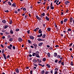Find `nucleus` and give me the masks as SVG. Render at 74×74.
Listing matches in <instances>:
<instances>
[{"instance_id": "obj_1", "label": "nucleus", "mask_w": 74, "mask_h": 74, "mask_svg": "<svg viewBox=\"0 0 74 74\" xmlns=\"http://www.w3.org/2000/svg\"><path fill=\"white\" fill-rule=\"evenodd\" d=\"M36 56L38 58H40V57L39 56V52L37 51L36 52Z\"/></svg>"}, {"instance_id": "obj_2", "label": "nucleus", "mask_w": 74, "mask_h": 74, "mask_svg": "<svg viewBox=\"0 0 74 74\" xmlns=\"http://www.w3.org/2000/svg\"><path fill=\"white\" fill-rule=\"evenodd\" d=\"M3 57H4V58L5 59V60H6L7 58L6 57V56H5V54H3Z\"/></svg>"}, {"instance_id": "obj_3", "label": "nucleus", "mask_w": 74, "mask_h": 74, "mask_svg": "<svg viewBox=\"0 0 74 74\" xmlns=\"http://www.w3.org/2000/svg\"><path fill=\"white\" fill-rule=\"evenodd\" d=\"M33 45H34V46H35V47H34V48L35 49H36L37 47V45L36 44H33Z\"/></svg>"}, {"instance_id": "obj_4", "label": "nucleus", "mask_w": 74, "mask_h": 74, "mask_svg": "<svg viewBox=\"0 0 74 74\" xmlns=\"http://www.w3.org/2000/svg\"><path fill=\"white\" fill-rule=\"evenodd\" d=\"M18 40L19 42H22V39L21 38H19L18 39Z\"/></svg>"}, {"instance_id": "obj_5", "label": "nucleus", "mask_w": 74, "mask_h": 74, "mask_svg": "<svg viewBox=\"0 0 74 74\" xmlns=\"http://www.w3.org/2000/svg\"><path fill=\"white\" fill-rule=\"evenodd\" d=\"M29 38L31 39H32V40H33L34 39V37L32 36H30Z\"/></svg>"}, {"instance_id": "obj_6", "label": "nucleus", "mask_w": 74, "mask_h": 74, "mask_svg": "<svg viewBox=\"0 0 74 74\" xmlns=\"http://www.w3.org/2000/svg\"><path fill=\"white\" fill-rule=\"evenodd\" d=\"M70 2L68 1H65V5H68V3H70Z\"/></svg>"}, {"instance_id": "obj_7", "label": "nucleus", "mask_w": 74, "mask_h": 74, "mask_svg": "<svg viewBox=\"0 0 74 74\" xmlns=\"http://www.w3.org/2000/svg\"><path fill=\"white\" fill-rule=\"evenodd\" d=\"M73 20V18L72 17H71V18H70V23H72V22Z\"/></svg>"}, {"instance_id": "obj_8", "label": "nucleus", "mask_w": 74, "mask_h": 74, "mask_svg": "<svg viewBox=\"0 0 74 74\" xmlns=\"http://www.w3.org/2000/svg\"><path fill=\"white\" fill-rule=\"evenodd\" d=\"M16 6V4L15 3H14L12 5V6H11L12 7H15Z\"/></svg>"}, {"instance_id": "obj_9", "label": "nucleus", "mask_w": 74, "mask_h": 74, "mask_svg": "<svg viewBox=\"0 0 74 74\" xmlns=\"http://www.w3.org/2000/svg\"><path fill=\"white\" fill-rule=\"evenodd\" d=\"M43 44V42H41L39 44H38V46L39 47L41 46Z\"/></svg>"}, {"instance_id": "obj_10", "label": "nucleus", "mask_w": 74, "mask_h": 74, "mask_svg": "<svg viewBox=\"0 0 74 74\" xmlns=\"http://www.w3.org/2000/svg\"><path fill=\"white\" fill-rule=\"evenodd\" d=\"M16 71L17 73H19V69L18 68H17L16 70Z\"/></svg>"}, {"instance_id": "obj_11", "label": "nucleus", "mask_w": 74, "mask_h": 74, "mask_svg": "<svg viewBox=\"0 0 74 74\" xmlns=\"http://www.w3.org/2000/svg\"><path fill=\"white\" fill-rule=\"evenodd\" d=\"M45 18L46 20L47 21H49V18H48L47 16H46L45 17Z\"/></svg>"}, {"instance_id": "obj_12", "label": "nucleus", "mask_w": 74, "mask_h": 74, "mask_svg": "<svg viewBox=\"0 0 74 74\" xmlns=\"http://www.w3.org/2000/svg\"><path fill=\"white\" fill-rule=\"evenodd\" d=\"M57 56V53H54V57H56Z\"/></svg>"}, {"instance_id": "obj_13", "label": "nucleus", "mask_w": 74, "mask_h": 74, "mask_svg": "<svg viewBox=\"0 0 74 74\" xmlns=\"http://www.w3.org/2000/svg\"><path fill=\"white\" fill-rule=\"evenodd\" d=\"M46 66H47V67H48V68H51V66H50V65L49 64H46Z\"/></svg>"}, {"instance_id": "obj_14", "label": "nucleus", "mask_w": 74, "mask_h": 74, "mask_svg": "<svg viewBox=\"0 0 74 74\" xmlns=\"http://www.w3.org/2000/svg\"><path fill=\"white\" fill-rule=\"evenodd\" d=\"M41 29H40L39 30L38 32L39 34H41L42 32V31H41Z\"/></svg>"}, {"instance_id": "obj_15", "label": "nucleus", "mask_w": 74, "mask_h": 74, "mask_svg": "<svg viewBox=\"0 0 74 74\" xmlns=\"http://www.w3.org/2000/svg\"><path fill=\"white\" fill-rule=\"evenodd\" d=\"M47 56H48V57H50V53H47Z\"/></svg>"}, {"instance_id": "obj_16", "label": "nucleus", "mask_w": 74, "mask_h": 74, "mask_svg": "<svg viewBox=\"0 0 74 74\" xmlns=\"http://www.w3.org/2000/svg\"><path fill=\"white\" fill-rule=\"evenodd\" d=\"M50 9L53 10L54 9V7L53 6H50Z\"/></svg>"}, {"instance_id": "obj_17", "label": "nucleus", "mask_w": 74, "mask_h": 74, "mask_svg": "<svg viewBox=\"0 0 74 74\" xmlns=\"http://www.w3.org/2000/svg\"><path fill=\"white\" fill-rule=\"evenodd\" d=\"M47 31H48L49 32L51 30V28L49 27L47 28Z\"/></svg>"}, {"instance_id": "obj_18", "label": "nucleus", "mask_w": 74, "mask_h": 74, "mask_svg": "<svg viewBox=\"0 0 74 74\" xmlns=\"http://www.w3.org/2000/svg\"><path fill=\"white\" fill-rule=\"evenodd\" d=\"M61 57V56L59 55H57V58H60Z\"/></svg>"}, {"instance_id": "obj_19", "label": "nucleus", "mask_w": 74, "mask_h": 74, "mask_svg": "<svg viewBox=\"0 0 74 74\" xmlns=\"http://www.w3.org/2000/svg\"><path fill=\"white\" fill-rule=\"evenodd\" d=\"M68 20V19L67 18H65V19H64V23L66 22Z\"/></svg>"}, {"instance_id": "obj_20", "label": "nucleus", "mask_w": 74, "mask_h": 74, "mask_svg": "<svg viewBox=\"0 0 74 74\" xmlns=\"http://www.w3.org/2000/svg\"><path fill=\"white\" fill-rule=\"evenodd\" d=\"M33 62H37V61L36 60L34 59L33 60Z\"/></svg>"}, {"instance_id": "obj_21", "label": "nucleus", "mask_w": 74, "mask_h": 74, "mask_svg": "<svg viewBox=\"0 0 74 74\" xmlns=\"http://www.w3.org/2000/svg\"><path fill=\"white\" fill-rule=\"evenodd\" d=\"M46 37V35L45 34H43V36H42V37L43 38H45Z\"/></svg>"}, {"instance_id": "obj_22", "label": "nucleus", "mask_w": 74, "mask_h": 74, "mask_svg": "<svg viewBox=\"0 0 74 74\" xmlns=\"http://www.w3.org/2000/svg\"><path fill=\"white\" fill-rule=\"evenodd\" d=\"M2 22L3 23H6V21L5 20H3L2 21Z\"/></svg>"}, {"instance_id": "obj_23", "label": "nucleus", "mask_w": 74, "mask_h": 74, "mask_svg": "<svg viewBox=\"0 0 74 74\" xmlns=\"http://www.w3.org/2000/svg\"><path fill=\"white\" fill-rule=\"evenodd\" d=\"M12 40H13V38H10V39H9V41L10 42H11Z\"/></svg>"}, {"instance_id": "obj_24", "label": "nucleus", "mask_w": 74, "mask_h": 74, "mask_svg": "<svg viewBox=\"0 0 74 74\" xmlns=\"http://www.w3.org/2000/svg\"><path fill=\"white\" fill-rule=\"evenodd\" d=\"M4 51H4V49H2V53L3 54H4L3 53H4Z\"/></svg>"}, {"instance_id": "obj_25", "label": "nucleus", "mask_w": 74, "mask_h": 74, "mask_svg": "<svg viewBox=\"0 0 74 74\" xmlns=\"http://www.w3.org/2000/svg\"><path fill=\"white\" fill-rule=\"evenodd\" d=\"M8 3L9 4V5H12V4L10 2V1H9L8 2Z\"/></svg>"}, {"instance_id": "obj_26", "label": "nucleus", "mask_w": 74, "mask_h": 74, "mask_svg": "<svg viewBox=\"0 0 74 74\" xmlns=\"http://www.w3.org/2000/svg\"><path fill=\"white\" fill-rule=\"evenodd\" d=\"M10 32L11 34H13L14 33L13 31L12 30H10Z\"/></svg>"}, {"instance_id": "obj_27", "label": "nucleus", "mask_w": 74, "mask_h": 74, "mask_svg": "<svg viewBox=\"0 0 74 74\" xmlns=\"http://www.w3.org/2000/svg\"><path fill=\"white\" fill-rule=\"evenodd\" d=\"M73 44V43H70L69 45V47H71L72 46Z\"/></svg>"}, {"instance_id": "obj_28", "label": "nucleus", "mask_w": 74, "mask_h": 74, "mask_svg": "<svg viewBox=\"0 0 74 74\" xmlns=\"http://www.w3.org/2000/svg\"><path fill=\"white\" fill-rule=\"evenodd\" d=\"M12 21L11 20L10 21V22L9 23L10 24H11L12 23Z\"/></svg>"}, {"instance_id": "obj_29", "label": "nucleus", "mask_w": 74, "mask_h": 74, "mask_svg": "<svg viewBox=\"0 0 74 74\" xmlns=\"http://www.w3.org/2000/svg\"><path fill=\"white\" fill-rule=\"evenodd\" d=\"M33 53V54H32L33 56H36V53Z\"/></svg>"}, {"instance_id": "obj_30", "label": "nucleus", "mask_w": 74, "mask_h": 74, "mask_svg": "<svg viewBox=\"0 0 74 74\" xmlns=\"http://www.w3.org/2000/svg\"><path fill=\"white\" fill-rule=\"evenodd\" d=\"M27 41L29 43H31V41L29 40H28Z\"/></svg>"}, {"instance_id": "obj_31", "label": "nucleus", "mask_w": 74, "mask_h": 74, "mask_svg": "<svg viewBox=\"0 0 74 74\" xmlns=\"http://www.w3.org/2000/svg\"><path fill=\"white\" fill-rule=\"evenodd\" d=\"M8 25H6L5 26L4 28L5 29H6L8 28Z\"/></svg>"}, {"instance_id": "obj_32", "label": "nucleus", "mask_w": 74, "mask_h": 74, "mask_svg": "<svg viewBox=\"0 0 74 74\" xmlns=\"http://www.w3.org/2000/svg\"><path fill=\"white\" fill-rule=\"evenodd\" d=\"M15 31H16V32H18V31H19V29L18 28V29H16Z\"/></svg>"}, {"instance_id": "obj_33", "label": "nucleus", "mask_w": 74, "mask_h": 74, "mask_svg": "<svg viewBox=\"0 0 74 74\" xmlns=\"http://www.w3.org/2000/svg\"><path fill=\"white\" fill-rule=\"evenodd\" d=\"M8 48L9 49H12V48H11V47H10L9 46H8Z\"/></svg>"}, {"instance_id": "obj_34", "label": "nucleus", "mask_w": 74, "mask_h": 74, "mask_svg": "<svg viewBox=\"0 0 74 74\" xmlns=\"http://www.w3.org/2000/svg\"><path fill=\"white\" fill-rule=\"evenodd\" d=\"M45 73V71L44 70H43L41 72V73L42 74H44Z\"/></svg>"}, {"instance_id": "obj_35", "label": "nucleus", "mask_w": 74, "mask_h": 74, "mask_svg": "<svg viewBox=\"0 0 74 74\" xmlns=\"http://www.w3.org/2000/svg\"><path fill=\"white\" fill-rule=\"evenodd\" d=\"M62 63V61L61 60H60L59 61H58V63L60 64Z\"/></svg>"}, {"instance_id": "obj_36", "label": "nucleus", "mask_w": 74, "mask_h": 74, "mask_svg": "<svg viewBox=\"0 0 74 74\" xmlns=\"http://www.w3.org/2000/svg\"><path fill=\"white\" fill-rule=\"evenodd\" d=\"M71 65L73 66V63L72 62H71Z\"/></svg>"}, {"instance_id": "obj_37", "label": "nucleus", "mask_w": 74, "mask_h": 74, "mask_svg": "<svg viewBox=\"0 0 74 74\" xmlns=\"http://www.w3.org/2000/svg\"><path fill=\"white\" fill-rule=\"evenodd\" d=\"M43 60L44 61H45L46 60V59L45 58H43Z\"/></svg>"}, {"instance_id": "obj_38", "label": "nucleus", "mask_w": 74, "mask_h": 74, "mask_svg": "<svg viewBox=\"0 0 74 74\" xmlns=\"http://www.w3.org/2000/svg\"><path fill=\"white\" fill-rule=\"evenodd\" d=\"M41 15L42 16H45V13H43Z\"/></svg>"}, {"instance_id": "obj_39", "label": "nucleus", "mask_w": 74, "mask_h": 74, "mask_svg": "<svg viewBox=\"0 0 74 74\" xmlns=\"http://www.w3.org/2000/svg\"><path fill=\"white\" fill-rule=\"evenodd\" d=\"M71 29L69 28L68 29V31H71Z\"/></svg>"}, {"instance_id": "obj_40", "label": "nucleus", "mask_w": 74, "mask_h": 74, "mask_svg": "<svg viewBox=\"0 0 74 74\" xmlns=\"http://www.w3.org/2000/svg\"><path fill=\"white\" fill-rule=\"evenodd\" d=\"M55 70H56V71H58L59 69L57 68H56L55 69Z\"/></svg>"}, {"instance_id": "obj_41", "label": "nucleus", "mask_w": 74, "mask_h": 74, "mask_svg": "<svg viewBox=\"0 0 74 74\" xmlns=\"http://www.w3.org/2000/svg\"><path fill=\"white\" fill-rule=\"evenodd\" d=\"M50 73H51V74H52V73H53V70L50 71Z\"/></svg>"}, {"instance_id": "obj_42", "label": "nucleus", "mask_w": 74, "mask_h": 74, "mask_svg": "<svg viewBox=\"0 0 74 74\" xmlns=\"http://www.w3.org/2000/svg\"><path fill=\"white\" fill-rule=\"evenodd\" d=\"M1 46L2 47V48H4V46L3 45H1Z\"/></svg>"}, {"instance_id": "obj_43", "label": "nucleus", "mask_w": 74, "mask_h": 74, "mask_svg": "<svg viewBox=\"0 0 74 74\" xmlns=\"http://www.w3.org/2000/svg\"><path fill=\"white\" fill-rule=\"evenodd\" d=\"M58 73V72L57 71H55V73H54V74H57Z\"/></svg>"}, {"instance_id": "obj_44", "label": "nucleus", "mask_w": 74, "mask_h": 74, "mask_svg": "<svg viewBox=\"0 0 74 74\" xmlns=\"http://www.w3.org/2000/svg\"><path fill=\"white\" fill-rule=\"evenodd\" d=\"M14 13L16 14H18V12L16 10H15V11L14 12Z\"/></svg>"}, {"instance_id": "obj_45", "label": "nucleus", "mask_w": 74, "mask_h": 74, "mask_svg": "<svg viewBox=\"0 0 74 74\" xmlns=\"http://www.w3.org/2000/svg\"><path fill=\"white\" fill-rule=\"evenodd\" d=\"M61 63V64L62 65H64V62H62Z\"/></svg>"}, {"instance_id": "obj_46", "label": "nucleus", "mask_w": 74, "mask_h": 74, "mask_svg": "<svg viewBox=\"0 0 74 74\" xmlns=\"http://www.w3.org/2000/svg\"><path fill=\"white\" fill-rule=\"evenodd\" d=\"M23 10L24 11H26V10L25 8H24L23 9Z\"/></svg>"}, {"instance_id": "obj_47", "label": "nucleus", "mask_w": 74, "mask_h": 74, "mask_svg": "<svg viewBox=\"0 0 74 74\" xmlns=\"http://www.w3.org/2000/svg\"><path fill=\"white\" fill-rule=\"evenodd\" d=\"M5 12H9V11L8 10H7L4 11Z\"/></svg>"}, {"instance_id": "obj_48", "label": "nucleus", "mask_w": 74, "mask_h": 74, "mask_svg": "<svg viewBox=\"0 0 74 74\" xmlns=\"http://www.w3.org/2000/svg\"><path fill=\"white\" fill-rule=\"evenodd\" d=\"M28 34H29L30 33V30H29L27 31Z\"/></svg>"}, {"instance_id": "obj_49", "label": "nucleus", "mask_w": 74, "mask_h": 74, "mask_svg": "<svg viewBox=\"0 0 74 74\" xmlns=\"http://www.w3.org/2000/svg\"><path fill=\"white\" fill-rule=\"evenodd\" d=\"M63 21H61V24H63Z\"/></svg>"}, {"instance_id": "obj_50", "label": "nucleus", "mask_w": 74, "mask_h": 74, "mask_svg": "<svg viewBox=\"0 0 74 74\" xmlns=\"http://www.w3.org/2000/svg\"><path fill=\"white\" fill-rule=\"evenodd\" d=\"M38 41H40L41 40V39L39 38L38 39Z\"/></svg>"}, {"instance_id": "obj_51", "label": "nucleus", "mask_w": 74, "mask_h": 74, "mask_svg": "<svg viewBox=\"0 0 74 74\" xmlns=\"http://www.w3.org/2000/svg\"><path fill=\"white\" fill-rule=\"evenodd\" d=\"M35 63H34V65L35 66H36V67H37L38 66H37V64H34Z\"/></svg>"}, {"instance_id": "obj_52", "label": "nucleus", "mask_w": 74, "mask_h": 74, "mask_svg": "<svg viewBox=\"0 0 74 74\" xmlns=\"http://www.w3.org/2000/svg\"><path fill=\"white\" fill-rule=\"evenodd\" d=\"M58 60H55V62L57 63L58 62Z\"/></svg>"}, {"instance_id": "obj_53", "label": "nucleus", "mask_w": 74, "mask_h": 74, "mask_svg": "<svg viewBox=\"0 0 74 74\" xmlns=\"http://www.w3.org/2000/svg\"><path fill=\"white\" fill-rule=\"evenodd\" d=\"M39 28L38 27V28H36V30L37 31L39 29Z\"/></svg>"}, {"instance_id": "obj_54", "label": "nucleus", "mask_w": 74, "mask_h": 74, "mask_svg": "<svg viewBox=\"0 0 74 74\" xmlns=\"http://www.w3.org/2000/svg\"><path fill=\"white\" fill-rule=\"evenodd\" d=\"M49 8H50L49 6H48V7H47V10H48Z\"/></svg>"}, {"instance_id": "obj_55", "label": "nucleus", "mask_w": 74, "mask_h": 74, "mask_svg": "<svg viewBox=\"0 0 74 74\" xmlns=\"http://www.w3.org/2000/svg\"><path fill=\"white\" fill-rule=\"evenodd\" d=\"M36 17L37 19L38 20L39 18V17H38V16H36Z\"/></svg>"}, {"instance_id": "obj_56", "label": "nucleus", "mask_w": 74, "mask_h": 74, "mask_svg": "<svg viewBox=\"0 0 74 74\" xmlns=\"http://www.w3.org/2000/svg\"><path fill=\"white\" fill-rule=\"evenodd\" d=\"M5 33V34H9V33L8 32H6Z\"/></svg>"}, {"instance_id": "obj_57", "label": "nucleus", "mask_w": 74, "mask_h": 74, "mask_svg": "<svg viewBox=\"0 0 74 74\" xmlns=\"http://www.w3.org/2000/svg\"><path fill=\"white\" fill-rule=\"evenodd\" d=\"M13 49H15V47L14 46H13Z\"/></svg>"}, {"instance_id": "obj_58", "label": "nucleus", "mask_w": 74, "mask_h": 74, "mask_svg": "<svg viewBox=\"0 0 74 74\" xmlns=\"http://www.w3.org/2000/svg\"><path fill=\"white\" fill-rule=\"evenodd\" d=\"M10 47H11V48H12V45H10Z\"/></svg>"}, {"instance_id": "obj_59", "label": "nucleus", "mask_w": 74, "mask_h": 74, "mask_svg": "<svg viewBox=\"0 0 74 74\" xmlns=\"http://www.w3.org/2000/svg\"><path fill=\"white\" fill-rule=\"evenodd\" d=\"M59 47V46L58 45H56V46H55V47Z\"/></svg>"}, {"instance_id": "obj_60", "label": "nucleus", "mask_w": 74, "mask_h": 74, "mask_svg": "<svg viewBox=\"0 0 74 74\" xmlns=\"http://www.w3.org/2000/svg\"><path fill=\"white\" fill-rule=\"evenodd\" d=\"M25 17L26 19L27 18V15H25Z\"/></svg>"}, {"instance_id": "obj_61", "label": "nucleus", "mask_w": 74, "mask_h": 74, "mask_svg": "<svg viewBox=\"0 0 74 74\" xmlns=\"http://www.w3.org/2000/svg\"><path fill=\"white\" fill-rule=\"evenodd\" d=\"M48 71H47L46 72L45 74H48Z\"/></svg>"}, {"instance_id": "obj_62", "label": "nucleus", "mask_w": 74, "mask_h": 74, "mask_svg": "<svg viewBox=\"0 0 74 74\" xmlns=\"http://www.w3.org/2000/svg\"><path fill=\"white\" fill-rule=\"evenodd\" d=\"M1 32H2L4 33L5 32V31L3 30H2Z\"/></svg>"}, {"instance_id": "obj_63", "label": "nucleus", "mask_w": 74, "mask_h": 74, "mask_svg": "<svg viewBox=\"0 0 74 74\" xmlns=\"http://www.w3.org/2000/svg\"><path fill=\"white\" fill-rule=\"evenodd\" d=\"M38 37V38H39V37H41V36H40V35H38V36H37Z\"/></svg>"}, {"instance_id": "obj_64", "label": "nucleus", "mask_w": 74, "mask_h": 74, "mask_svg": "<svg viewBox=\"0 0 74 74\" xmlns=\"http://www.w3.org/2000/svg\"><path fill=\"white\" fill-rule=\"evenodd\" d=\"M10 58V56L9 55H8L7 57V58L8 59Z\"/></svg>"}]
</instances>
